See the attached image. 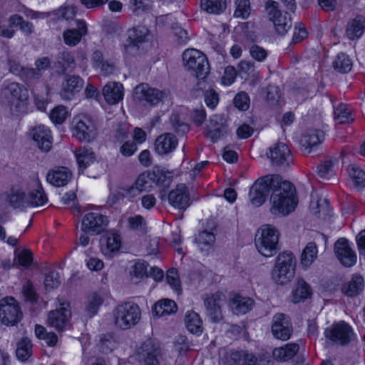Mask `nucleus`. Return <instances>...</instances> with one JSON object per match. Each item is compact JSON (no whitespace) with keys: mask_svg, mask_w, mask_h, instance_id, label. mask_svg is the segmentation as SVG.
I'll return each mask as SVG.
<instances>
[{"mask_svg":"<svg viewBox=\"0 0 365 365\" xmlns=\"http://www.w3.org/2000/svg\"><path fill=\"white\" fill-rule=\"evenodd\" d=\"M271 183V212L274 215H287L297 205L296 190L293 184L278 175H272Z\"/></svg>","mask_w":365,"mask_h":365,"instance_id":"f257e3e1","label":"nucleus"},{"mask_svg":"<svg viewBox=\"0 0 365 365\" xmlns=\"http://www.w3.org/2000/svg\"><path fill=\"white\" fill-rule=\"evenodd\" d=\"M255 246L258 252L266 257L274 255L280 249L279 232L270 225H264L257 231Z\"/></svg>","mask_w":365,"mask_h":365,"instance_id":"f03ea898","label":"nucleus"},{"mask_svg":"<svg viewBox=\"0 0 365 365\" xmlns=\"http://www.w3.org/2000/svg\"><path fill=\"white\" fill-rule=\"evenodd\" d=\"M113 314L115 327L126 330L139 322L141 311L138 304L133 302H125L118 304L113 309Z\"/></svg>","mask_w":365,"mask_h":365,"instance_id":"7ed1b4c3","label":"nucleus"},{"mask_svg":"<svg viewBox=\"0 0 365 365\" xmlns=\"http://www.w3.org/2000/svg\"><path fill=\"white\" fill-rule=\"evenodd\" d=\"M296 259L290 252L280 253L276 259L271 276L274 282L284 284L291 281L294 276Z\"/></svg>","mask_w":365,"mask_h":365,"instance_id":"20e7f679","label":"nucleus"},{"mask_svg":"<svg viewBox=\"0 0 365 365\" xmlns=\"http://www.w3.org/2000/svg\"><path fill=\"white\" fill-rule=\"evenodd\" d=\"M182 61L185 67L197 78L204 79L210 72L207 57L199 50H185L182 53Z\"/></svg>","mask_w":365,"mask_h":365,"instance_id":"39448f33","label":"nucleus"},{"mask_svg":"<svg viewBox=\"0 0 365 365\" xmlns=\"http://www.w3.org/2000/svg\"><path fill=\"white\" fill-rule=\"evenodd\" d=\"M324 336L333 344L348 346L355 340L356 335L352 327L344 321L334 323L324 331Z\"/></svg>","mask_w":365,"mask_h":365,"instance_id":"423d86ee","label":"nucleus"},{"mask_svg":"<svg viewBox=\"0 0 365 365\" xmlns=\"http://www.w3.org/2000/svg\"><path fill=\"white\" fill-rule=\"evenodd\" d=\"M71 131L76 139L85 142L93 140L98 133L95 121L85 115H78L73 118Z\"/></svg>","mask_w":365,"mask_h":365,"instance_id":"0eeeda50","label":"nucleus"},{"mask_svg":"<svg viewBox=\"0 0 365 365\" xmlns=\"http://www.w3.org/2000/svg\"><path fill=\"white\" fill-rule=\"evenodd\" d=\"M265 7L269 19L273 22L277 33L282 36L286 34L292 27L291 18L287 12L282 15L279 9V4L272 0L266 1Z\"/></svg>","mask_w":365,"mask_h":365,"instance_id":"6e6552de","label":"nucleus"},{"mask_svg":"<svg viewBox=\"0 0 365 365\" xmlns=\"http://www.w3.org/2000/svg\"><path fill=\"white\" fill-rule=\"evenodd\" d=\"M27 207L43 206L48 202L41 182L37 176H33L26 180Z\"/></svg>","mask_w":365,"mask_h":365,"instance_id":"1a4fd4ad","label":"nucleus"},{"mask_svg":"<svg viewBox=\"0 0 365 365\" xmlns=\"http://www.w3.org/2000/svg\"><path fill=\"white\" fill-rule=\"evenodd\" d=\"M271 179H272V175L262 177L256 180L250 187L249 197L254 206L259 207L266 201L267 197L271 191V183H272Z\"/></svg>","mask_w":365,"mask_h":365,"instance_id":"9d476101","label":"nucleus"},{"mask_svg":"<svg viewBox=\"0 0 365 365\" xmlns=\"http://www.w3.org/2000/svg\"><path fill=\"white\" fill-rule=\"evenodd\" d=\"M21 317V312L14 298L6 297L0 301V318L6 325L14 326Z\"/></svg>","mask_w":365,"mask_h":365,"instance_id":"9b49d317","label":"nucleus"},{"mask_svg":"<svg viewBox=\"0 0 365 365\" xmlns=\"http://www.w3.org/2000/svg\"><path fill=\"white\" fill-rule=\"evenodd\" d=\"M271 330L276 339L282 341L288 340L293 332L289 317L283 313L274 314L272 318Z\"/></svg>","mask_w":365,"mask_h":365,"instance_id":"f8f14e48","label":"nucleus"},{"mask_svg":"<svg viewBox=\"0 0 365 365\" xmlns=\"http://www.w3.org/2000/svg\"><path fill=\"white\" fill-rule=\"evenodd\" d=\"M134 98L139 101H145L150 106H155L166 96V93L150 87L148 84L138 85L133 92Z\"/></svg>","mask_w":365,"mask_h":365,"instance_id":"ddd939ff","label":"nucleus"},{"mask_svg":"<svg viewBox=\"0 0 365 365\" xmlns=\"http://www.w3.org/2000/svg\"><path fill=\"white\" fill-rule=\"evenodd\" d=\"M160 349L152 339L144 341L137 351L136 357L144 365H159Z\"/></svg>","mask_w":365,"mask_h":365,"instance_id":"4468645a","label":"nucleus"},{"mask_svg":"<svg viewBox=\"0 0 365 365\" xmlns=\"http://www.w3.org/2000/svg\"><path fill=\"white\" fill-rule=\"evenodd\" d=\"M225 301L222 293H215L204 299L206 314L214 323L220 322L223 319L221 307Z\"/></svg>","mask_w":365,"mask_h":365,"instance_id":"2eb2a0df","label":"nucleus"},{"mask_svg":"<svg viewBox=\"0 0 365 365\" xmlns=\"http://www.w3.org/2000/svg\"><path fill=\"white\" fill-rule=\"evenodd\" d=\"M108 222L105 215L98 212H89L83 217L81 230L84 232L97 235L106 229Z\"/></svg>","mask_w":365,"mask_h":365,"instance_id":"dca6fc26","label":"nucleus"},{"mask_svg":"<svg viewBox=\"0 0 365 365\" xmlns=\"http://www.w3.org/2000/svg\"><path fill=\"white\" fill-rule=\"evenodd\" d=\"M334 252L337 259L345 267H352L356 262V252L351 248L346 238H339L335 242Z\"/></svg>","mask_w":365,"mask_h":365,"instance_id":"f3484780","label":"nucleus"},{"mask_svg":"<svg viewBox=\"0 0 365 365\" xmlns=\"http://www.w3.org/2000/svg\"><path fill=\"white\" fill-rule=\"evenodd\" d=\"M272 163L276 166L286 168L293 160L292 154L288 146L283 143H277L269 148L267 153Z\"/></svg>","mask_w":365,"mask_h":365,"instance_id":"a211bd4d","label":"nucleus"},{"mask_svg":"<svg viewBox=\"0 0 365 365\" xmlns=\"http://www.w3.org/2000/svg\"><path fill=\"white\" fill-rule=\"evenodd\" d=\"M229 132L226 119L220 115H212L207 126L206 135L215 143Z\"/></svg>","mask_w":365,"mask_h":365,"instance_id":"6ab92c4d","label":"nucleus"},{"mask_svg":"<svg viewBox=\"0 0 365 365\" xmlns=\"http://www.w3.org/2000/svg\"><path fill=\"white\" fill-rule=\"evenodd\" d=\"M59 309L51 311L48 316V323L49 326L55 328L58 331H62L68 326L69 319L71 317V310L64 307V304Z\"/></svg>","mask_w":365,"mask_h":365,"instance_id":"aec40b11","label":"nucleus"},{"mask_svg":"<svg viewBox=\"0 0 365 365\" xmlns=\"http://www.w3.org/2000/svg\"><path fill=\"white\" fill-rule=\"evenodd\" d=\"M26 180L20 185H14L7 194L6 201L14 208L27 207Z\"/></svg>","mask_w":365,"mask_h":365,"instance_id":"412c9836","label":"nucleus"},{"mask_svg":"<svg viewBox=\"0 0 365 365\" xmlns=\"http://www.w3.org/2000/svg\"><path fill=\"white\" fill-rule=\"evenodd\" d=\"M169 203L175 208L185 210L190 205L188 190L184 184H180L168 195Z\"/></svg>","mask_w":365,"mask_h":365,"instance_id":"4be33fe9","label":"nucleus"},{"mask_svg":"<svg viewBox=\"0 0 365 365\" xmlns=\"http://www.w3.org/2000/svg\"><path fill=\"white\" fill-rule=\"evenodd\" d=\"M31 135L42 151L50 150L52 145V136L51 130L47 127L43 125L35 126L31 130Z\"/></svg>","mask_w":365,"mask_h":365,"instance_id":"5701e85b","label":"nucleus"},{"mask_svg":"<svg viewBox=\"0 0 365 365\" xmlns=\"http://www.w3.org/2000/svg\"><path fill=\"white\" fill-rule=\"evenodd\" d=\"M76 28L66 29L63 33L64 43L69 46H75L80 43L82 37L88 33L86 24L83 20L76 21Z\"/></svg>","mask_w":365,"mask_h":365,"instance_id":"b1692460","label":"nucleus"},{"mask_svg":"<svg viewBox=\"0 0 365 365\" xmlns=\"http://www.w3.org/2000/svg\"><path fill=\"white\" fill-rule=\"evenodd\" d=\"M83 87V81L78 76H67L62 84L61 96L65 100H70Z\"/></svg>","mask_w":365,"mask_h":365,"instance_id":"393cba45","label":"nucleus"},{"mask_svg":"<svg viewBox=\"0 0 365 365\" xmlns=\"http://www.w3.org/2000/svg\"><path fill=\"white\" fill-rule=\"evenodd\" d=\"M120 246L121 239L116 232H108L101 239V251L106 256L110 257L117 252Z\"/></svg>","mask_w":365,"mask_h":365,"instance_id":"a878e982","label":"nucleus"},{"mask_svg":"<svg viewBox=\"0 0 365 365\" xmlns=\"http://www.w3.org/2000/svg\"><path fill=\"white\" fill-rule=\"evenodd\" d=\"M72 176L71 172L66 167H59L50 170L46 175V180L56 187L66 185Z\"/></svg>","mask_w":365,"mask_h":365,"instance_id":"bb28decb","label":"nucleus"},{"mask_svg":"<svg viewBox=\"0 0 365 365\" xmlns=\"http://www.w3.org/2000/svg\"><path fill=\"white\" fill-rule=\"evenodd\" d=\"M103 95L108 103L117 104L123 100V86L120 83H108L103 88Z\"/></svg>","mask_w":365,"mask_h":365,"instance_id":"cd10ccee","label":"nucleus"},{"mask_svg":"<svg viewBox=\"0 0 365 365\" xmlns=\"http://www.w3.org/2000/svg\"><path fill=\"white\" fill-rule=\"evenodd\" d=\"M178 140L175 135L165 133L160 135L155 140V149L159 155H165L174 150Z\"/></svg>","mask_w":365,"mask_h":365,"instance_id":"c85d7f7f","label":"nucleus"},{"mask_svg":"<svg viewBox=\"0 0 365 365\" xmlns=\"http://www.w3.org/2000/svg\"><path fill=\"white\" fill-rule=\"evenodd\" d=\"M229 305L234 314H244L252 309L254 300L250 297L236 294L230 299Z\"/></svg>","mask_w":365,"mask_h":365,"instance_id":"c756f323","label":"nucleus"},{"mask_svg":"<svg viewBox=\"0 0 365 365\" xmlns=\"http://www.w3.org/2000/svg\"><path fill=\"white\" fill-rule=\"evenodd\" d=\"M55 66L59 69L60 73H64L66 71H73L76 63L73 54L68 51L64 50L57 54Z\"/></svg>","mask_w":365,"mask_h":365,"instance_id":"7c9ffc66","label":"nucleus"},{"mask_svg":"<svg viewBox=\"0 0 365 365\" xmlns=\"http://www.w3.org/2000/svg\"><path fill=\"white\" fill-rule=\"evenodd\" d=\"M365 31V17L363 16H357L351 19L346 26V34L351 39L354 40L359 38Z\"/></svg>","mask_w":365,"mask_h":365,"instance_id":"2f4dec72","label":"nucleus"},{"mask_svg":"<svg viewBox=\"0 0 365 365\" xmlns=\"http://www.w3.org/2000/svg\"><path fill=\"white\" fill-rule=\"evenodd\" d=\"M162 177L163 175L159 171H154L151 173H142L138 177L134 184L137 186V189L141 192L150 190L152 187V182L159 184Z\"/></svg>","mask_w":365,"mask_h":365,"instance_id":"473e14b6","label":"nucleus"},{"mask_svg":"<svg viewBox=\"0 0 365 365\" xmlns=\"http://www.w3.org/2000/svg\"><path fill=\"white\" fill-rule=\"evenodd\" d=\"M178 307L175 301L163 299L157 302L153 307V314L157 317H165L177 312Z\"/></svg>","mask_w":365,"mask_h":365,"instance_id":"72a5a7b5","label":"nucleus"},{"mask_svg":"<svg viewBox=\"0 0 365 365\" xmlns=\"http://www.w3.org/2000/svg\"><path fill=\"white\" fill-rule=\"evenodd\" d=\"M299 349V346L298 344L289 343L283 346L274 349L273 351V356L278 361H288L297 354Z\"/></svg>","mask_w":365,"mask_h":365,"instance_id":"f704fd0d","label":"nucleus"},{"mask_svg":"<svg viewBox=\"0 0 365 365\" xmlns=\"http://www.w3.org/2000/svg\"><path fill=\"white\" fill-rule=\"evenodd\" d=\"M364 287L363 277L359 275H354L351 280L343 284L341 290L345 295L354 297L362 292Z\"/></svg>","mask_w":365,"mask_h":365,"instance_id":"c9c22d12","label":"nucleus"},{"mask_svg":"<svg viewBox=\"0 0 365 365\" xmlns=\"http://www.w3.org/2000/svg\"><path fill=\"white\" fill-rule=\"evenodd\" d=\"M311 210L314 215L324 220L330 217L332 213V210L327 198H319L316 202H312Z\"/></svg>","mask_w":365,"mask_h":365,"instance_id":"e433bc0d","label":"nucleus"},{"mask_svg":"<svg viewBox=\"0 0 365 365\" xmlns=\"http://www.w3.org/2000/svg\"><path fill=\"white\" fill-rule=\"evenodd\" d=\"M185 322L187 330L194 334L200 335L202 333V321L200 315L193 312L189 311L186 313Z\"/></svg>","mask_w":365,"mask_h":365,"instance_id":"4c0bfd02","label":"nucleus"},{"mask_svg":"<svg viewBox=\"0 0 365 365\" xmlns=\"http://www.w3.org/2000/svg\"><path fill=\"white\" fill-rule=\"evenodd\" d=\"M312 292L309 285L303 279H298L293 292L292 302L299 303L311 297Z\"/></svg>","mask_w":365,"mask_h":365,"instance_id":"58836bf2","label":"nucleus"},{"mask_svg":"<svg viewBox=\"0 0 365 365\" xmlns=\"http://www.w3.org/2000/svg\"><path fill=\"white\" fill-rule=\"evenodd\" d=\"M74 154L78 166L82 169L86 168L94 161V153L87 147H80L74 151Z\"/></svg>","mask_w":365,"mask_h":365,"instance_id":"ea45409f","label":"nucleus"},{"mask_svg":"<svg viewBox=\"0 0 365 365\" xmlns=\"http://www.w3.org/2000/svg\"><path fill=\"white\" fill-rule=\"evenodd\" d=\"M324 137V134L322 130H310L302 137V145L305 149H309V152H310L312 148L317 146L322 142Z\"/></svg>","mask_w":365,"mask_h":365,"instance_id":"a19ab883","label":"nucleus"},{"mask_svg":"<svg viewBox=\"0 0 365 365\" xmlns=\"http://www.w3.org/2000/svg\"><path fill=\"white\" fill-rule=\"evenodd\" d=\"M333 68L341 73H349L353 66L352 60L344 53H339L332 63Z\"/></svg>","mask_w":365,"mask_h":365,"instance_id":"79ce46f5","label":"nucleus"},{"mask_svg":"<svg viewBox=\"0 0 365 365\" xmlns=\"http://www.w3.org/2000/svg\"><path fill=\"white\" fill-rule=\"evenodd\" d=\"M334 115L335 121L339 124L349 123L354 120L351 108L344 103L334 107Z\"/></svg>","mask_w":365,"mask_h":365,"instance_id":"37998d69","label":"nucleus"},{"mask_svg":"<svg viewBox=\"0 0 365 365\" xmlns=\"http://www.w3.org/2000/svg\"><path fill=\"white\" fill-rule=\"evenodd\" d=\"M6 91L11 97L19 101L24 102L29 98L28 90L19 83H10L6 87Z\"/></svg>","mask_w":365,"mask_h":365,"instance_id":"c03bdc74","label":"nucleus"},{"mask_svg":"<svg viewBox=\"0 0 365 365\" xmlns=\"http://www.w3.org/2000/svg\"><path fill=\"white\" fill-rule=\"evenodd\" d=\"M230 361L235 365H255L257 358L245 351H235L231 353Z\"/></svg>","mask_w":365,"mask_h":365,"instance_id":"a18cd8bd","label":"nucleus"},{"mask_svg":"<svg viewBox=\"0 0 365 365\" xmlns=\"http://www.w3.org/2000/svg\"><path fill=\"white\" fill-rule=\"evenodd\" d=\"M318 249L317 245L310 242L307 243L301 255V264L302 266L309 267L317 257Z\"/></svg>","mask_w":365,"mask_h":365,"instance_id":"49530a36","label":"nucleus"},{"mask_svg":"<svg viewBox=\"0 0 365 365\" xmlns=\"http://www.w3.org/2000/svg\"><path fill=\"white\" fill-rule=\"evenodd\" d=\"M32 344L29 339H21L16 345V355L21 361H26L31 356Z\"/></svg>","mask_w":365,"mask_h":365,"instance_id":"de8ad7c7","label":"nucleus"},{"mask_svg":"<svg viewBox=\"0 0 365 365\" xmlns=\"http://www.w3.org/2000/svg\"><path fill=\"white\" fill-rule=\"evenodd\" d=\"M201 8L209 14H219L226 9L225 0H201Z\"/></svg>","mask_w":365,"mask_h":365,"instance_id":"09e8293b","label":"nucleus"},{"mask_svg":"<svg viewBox=\"0 0 365 365\" xmlns=\"http://www.w3.org/2000/svg\"><path fill=\"white\" fill-rule=\"evenodd\" d=\"M148 30L145 26H138L128 31V41L129 46H138L145 41Z\"/></svg>","mask_w":365,"mask_h":365,"instance_id":"8fccbe9b","label":"nucleus"},{"mask_svg":"<svg viewBox=\"0 0 365 365\" xmlns=\"http://www.w3.org/2000/svg\"><path fill=\"white\" fill-rule=\"evenodd\" d=\"M9 22L11 25L19 26L20 30L26 35H31L34 31L33 24L25 21L21 16H11L9 19Z\"/></svg>","mask_w":365,"mask_h":365,"instance_id":"3c124183","label":"nucleus"},{"mask_svg":"<svg viewBox=\"0 0 365 365\" xmlns=\"http://www.w3.org/2000/svg\"><path fill=\"white\" fill-rule=\"evenodd\" d=\"M235 5V17L246 19L250 16L252 10L250 0H236Z\"/></svg>","mask_w":365,"mask_h":365,"instance_id":"603ef678","label":"nucleus"},{"mask_svg":"<svg viewBox=\"0 0 365 365\" xmlns=\"http://www.w3.org/2000/svg\"><path fill=\"white\" fill-rule=\"evenodd\" d=\"M36 336L41 339L46 341V343L50 346H54L58 341L57 336L53 332H46L45 327L41 325L35 327Z\"/></svg>","mask_w":365,"mask_h":365,"instance_id":"864d4df0","label":"nucleus"},{"mask_svg":"<svg viewBox=\"0 0 365 365\" xmlns=\"http://www.w3.org/2000/svg\"><path fill=\"white\" fill-rule=\"evenodd\" d=\"M103 302V298L101 295L96 293L91 294L88 297L87 306L86 307V312H87V314L90 317L95 315L97 313L99 307L102 304Z\"/></svg>","mask_w":365,"mask_h":365,"instance_id":"5fc2aeb1","label":"nucleus"},{"mask_svg":"<svg viewBox=\"0 0 365 365\" xmlns=\"http://www.w3.org/2000/svg\"><path fill=\"white\" fill-rule=\"evenodd\" d=\"M42 75L34 68H25L20 77L29 87L33 86L41 79Z\"/></svg>","mask_w":365,"mask_h":365,"instance_id":"6e6d98bb","label":"nucleus"},{"mask_svg":"<svg viewBox=\"0 0 365 365\" xmlns=\"http://www.w3.org/2000/svg\"><path fill=\"white\" fill-rule=\"evenodd\" d=\"M348 172L355 185L365 186V172L361 168L352 165L349 167Z\"/></svg>","mask_w":365,"mask_h":365,"instance_id":"4d7b16f0","label":"nucleus"},{"mask_svg":"<svg viewBox=\"0 0 365 365\" xmlns=\"http://www.w3.org/2000/svg\"><path fill=\"white\" fill-rule=\"evenodd\" d=\"M68 112L66 108L63 106H58L54 108L50 114L51 120L56 124H61L67 118Z\"/></svg>","mask_w":365,"mask_h":365,"instance_id":"13d9d810","label":"nucleus"},{"mask_svg":"<svg viewBox=\"0 0 365 365\" xmlns=\"http://www.w3.org/2000/svg\"><path fill=\"white\" fill-rule=\"evenodd\" d=\"M215 241V235L212 232L208 231H202V232L199 233L196 238V242L201 250H203V246L210 247L214 244Z\"/></svg>","mask_w":365,"mask_h":365,"instance_id":"bf43d9fd","label":"nucleus"},{"mask_svg":"<svg viewBox=\"0 0 365 365\" xmlns=\"http://www.w3.org/2000/svg\"><path fill=\"white\" fill-rule=\"evenodd\" d=\"M148 264L145 261L139 260L136 262L131 267V276L140 279L148 276Z\"/></svg>","mask_w":365,"mask_h":365,"instance_id":"052dcab7","label":"nucleus"},{"mask_svg":"<svg viewBox=\"0 0 365 365\" xmlns=\"http://www.w3.org/2000/svg\"><path fill=\"white\" fill-rule=\"evenodd\" d=\"M61 284L60 276L56 271H51L46 274L44 286L46 289L51 290L57 288Z\"/></svg>","mask_w":365,"mask_h":365,"instance_id":"680f3d73","label":"nucleus"},{"mask_svg":"<svg viewBox=\"0 0 365 365\" xmlns=\"http://www.w3.org/2000/svg\"><path fill=\"white\" fill-rule=\"evenodd\" d=\"M334 162L326 160L317 167V173L322 178L329 179L333 175Z\"/></svg>","mask_w":365,"mask_h":365,"instance_id":"e2e57ef3","label":"nucleus"},{"mask_svg":"<svg viewBox=\"0 0 365 365\" xmlns=\"http://www.w3.org/2000/svg\"><path fill=\"white\" fill-rule=\"evenodd\" d=\"M167 283L177 292H180V281L177 269L172 268L168 270L166 275Z\"/></svg>","mask_w":365,"mask_h":365,"instance_id":"0e129e2a","label":"nucleus"},{"mask_svg":"<svg viewBox=\"0 0 365 365\" xmlns=\"http://www.w3.org/2000/svg\"><path fill=\"white\" fill-rule=\"evenodd\" d=\"M32 260V252L29 250H24L16 253L15 261L20 266L27 267L31 265Z\"/></svg>","mask_w":365,"mask_h":365,"instance_id":"69168bd1","label":"nucleus"},{"mask_svg":"<svg viewBox=\"0 0 365 365\" xmlns=\"http://www.w3.org/2000/svg\"><path fill=\"white\" fill-rule=\"evenodd\" d=\"M279 90L276 86H268L267 91V101L271 106H276L280 102Z\"/></svg>","mask_w":365,"mask_h":365,"instance_id":"338daca9","label":"nucleus"},{"mask_svg":"<svg viewBox=\"0 0 365 365\" xmlns=\"http://www.w3.org/2000/svg\"><path fill=\"white\" fill-rule=\"evenodd\" d=\"M129 227L133 230L144 232L145 231V221L140 215H135L128 218Z\"/></svg>","mask_w":365,"mask_h":365,"instance_id":"774afa93","label":"nucleus"}]
</instances>
